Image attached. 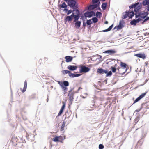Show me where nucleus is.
I'll use <instances>...</instances> for the list:
<instances>
[{
    "label": "nucleus",
    "mask_w": 149,
    "mask_h": 149,
    "mask_svg": "<svg viewBox=\"0 0 149 149\" xmlns=\"http://www.w3.org/2000/svg\"><path fill=\"white\" fill-rule=\"evenodd\" d=\"M148 14V12L142 11L136 13L135 14V15L136 18H138V19H140L141 21L146 17Z\"/></svg>",
    "instance_id": "nucleus-1"
},
{
    "label": "nucleus",
    "mask_w": 149,
    "mask_h": 149,
    "mask_svg": "<svg viewBox=\"0 0 149 149\" xmlns=\"http://www.w3.org/2000/svg\"><path fill=\"white\" fill-rule=\"evenodd\" d=\"M134 15V13L132 11L126 12L125 15L122 17V18L123 19H125L128 17H129V18H132Z\"/></svg>",
    "instance_id": "nucleus-2"
},
{
    "label": "nucleus",
    "mask_w": 149,
    "mask_h": 149,
    "mask_svg": "<svg viewBox=\"0 0 149 149\" xmlns=\"http://www.w3.org/2000/svg\"><path fill=\"white\" fill-rule=\"evenodd\" d=\"M80 69L79 72L80 73H86L89 72L90 70V68L85 66H81L79 67Z\"/></svg>",
    "instance_id": "nucleus-3"
},
{
    "label": "nucleus",
    "mask_w": 149,
    "mask_h": 149,
    "mask_svg": "<svg viewBox=\"0 0 149 149\" xmlns=\"http://www.w3.org/2000/svg\"><path fill=\"white\" fill-rule=\"evenodd\" d=\"M95 15V13L93 11H87L84 14V16L86 18V17H91Z\"/></svg>",
    "instance_id": "nucleus-4"
},
{
    "label": "nucleus",
    "mask_w": 149,
    "mask_h": 149,
    "mask_svg": "<svg viewBox=\"0 0 149 149\" xmlns=\"http://www.w3.org/2000/svg\"><path fill=\"white\" fill-rule=\"evenodd\" d=\"M67 2L68 5L71 7H75L76 8H77V5H76V2L75 1H65Z\"/></svg>",
    "instance_id": "nucleus-5"
},
{
    "label": "nucleus",
    "mask_w": 149,
    "mask_h": 149,
    "mask_svg": "<svg viewBox=\"0 0 149 149\" xmlns=\"http://www.w3.org/2000/svg\"><path fill=\"white\" fill-rule=\"evenodd\" d=\"M111 68L112 72L114 73L116 72V70H118V72L120 74H123L126 72V70L125 72L120 71V69L121 68H120V67H118L117 69H116L115 67L112 66L111 67Z\"/></svg>",
    "instance_id": "nucleus-6"
},
{
    "label": "nucleus",
    "mask_w": 149,
    "mask_h": 149,
    "mask_svg": "<svg viewBox=\"0 0 149 149\" xmlns=\"http://www.w3.org/2000/svg\"><path fill=\"white\" fill-rule=\"evenodd\" d=\"M72 90H70L69 91L68 96L69 97V100L70 101H72L73 99L74 93L72 92Z\"/></svg>",
    "instance_id": "nucleus-7"
},
{
    "label": "nucleus",
    "mask_w": 149,
    "mask_h": 149,
    "mask_svg": "<svg viewBox=\"0 0 149 149\" xmlns=\"http://www.w3.org/2000/svg\"><path fill=\"white\" fill-rule=\"evenodd\" d=\"M120 66L121 67H120V68H121L120 69V71H121L122 69H124V70L125 71L124 72H125V70L126 71V70L127 67V65H126L125 63H123L122 62H121Z\"/></svg>",
    "instance_id": "nucleus-8"
},
{
    "label": "nucleus",
    "mask_w": 149,
    "mask_h": 149,
    "mask_svg": "<svg viewBox=\"0 0 149 149\" xmlns=\"http://www.w3.org/2000/svg\"><path fill=\"white\" fill-rule=\"evenodd\" d=\"M17 141L18 139L17 137L13 136L11 138L10 141L12 143V145L14 146H15L17 144Z\"/></svg>",
    "instance_id": "nucleus-9"
},
{
    "label": "nucleus",
    "mask_w": 149,
    "mask_h": 149,
    "mask_svg": "<svg viewBox=\"0 0 149 149\" xmlns=\"http://www.w3.org/2000/svg\"><path fill=\"white\" fill-rule=\"evenodd\" d=\"M63 104L62 105L61 108V109L60 110V111L59 113H58L57 116H56V118H57V117H58L59 116H60V115H61V114L62 113L64 109L65 108V105H66L65 103L63 102Z\"/></svg>",
    "instance_id": "nucleus-10"
},
{
    "label": "nucleus",
    "mask_w": 149,
    "mask_h": 149,
    "mask_svg": "<svg viewBox=\"0 0 149 149\" xmlns=\"http://www.w3.org/2000/svg\"><path fill=\"white\" fill-rule=\"evenodd\" d=\"M135 4L136 5L135 6L134 11L135 12H137L141 8V6L139 3H135Z\"/></svg>",
    "instance_id": "nucleus-11"
},
{
    "label": "nucleus",
    "mask_w": 149,
    "mask_h": 149,
    "mask_svg": "<svg viewBox=\"0 0 149 149\" xmlns=\"http://www.w3.org/2000/svg\"><path fill=\"white\" fill-rule=\"evenodd\" d=\"M134 56L143 59L146 58V56L144 54L139 53L135 54Z\"/></svg>",
    "instance_id": "nucleus-12"
},
{
    "label": "nucleus",
    "mask_w": 149,
    "mask_h": 149,
    "mask_svg": "<svg viewBox=\"0 0 149 149\" xmlns=\"http://www.w3.org/2000/svg\"><path fill=\"white\" fill-rule=\"evenodd\" d=\"M97 6L98 5L97 4L90 5L88 6V9L89 10H91L97 8Z\"/></svg>",
    "instance_id": "nucleus-13"
},
{
    "label": "nucleus",
    "mask_w": 149,
    "mask_h": 149,
    "mask_svg": "<svg viewBox=\"0 0 149 149\" xmlns=\"http://www.w3.org/2000/svg\"><path fill=\"white\" fill-rule=\"evenodd\" d=\"M73 14H72L70 16H67L64 20L65 21H71L72 20L73 17Z\"/></svg>",
    "instance_id": "nucleus-14"
},
{
    "label": "nucleus",
    "mask_w": 149,
    "mask_h": 149,
    "mask_svg": "<svg viewBox=\"0 0 149 149\" xmlns=\"http://www.w3.org/2000/svg\"><path fill=\"white\" fill-rule=\"evenodd\" d=\"M81 75V74H74L72 73L71 72V71H70V73L69 74V76L70 77H77L79 76H80Z\"/></svg>",
    "instance_id": "nucleus-15"
},
{
    "label": "nucleus",
    "mask_w": 149,
    "mask_h": 149,
    "mask_svg": "<svg viewBox=\"0 0 149 149\" xmlns=\"http://www.w3.org/2000/svg\"><path fill=\"white\" fill-rule=\"evenodd\" d=\"M67 68L70 70L74 71L77 69V66L74 65H69L67 67Z\"/></svg>",
    "instance_id": "nucleus-16"
},
{
    "label": "nucleus",
    "mask_w": 149,
    "mask_h": 149,
    "mask_svg": "<svg viewBox=\"0 0 149 149\" xmlns=\"http://www.w3.org/2000/svg\"><path fill=\"white\" fill-rule=\"evenodd\" d=\"M116 53V51L114 50H110L104 51L103 52V53L109 54H113Z\"/></svg>",
    "instance_id": "nucleus-17"
},
{
    "label": "nucleus",
    "mask_w": 149,
    "mask_h": 149,
    "mask_svg": "<svg viewBox=\"0 0 149 149\" xmlns=\"http://www.w3.org/2000/svg\"><path fill=\"white\" fill-rule=\"evenodd\" d=\"M140 21H141V20L140 19H138L136 20L134 19L130 22V24L132 25H136L137 23H138Z\"/></svg>",
    "instance_id": "nucleus-18"
},
{
    "label": "nucleus",
    "mask_w": 149,
    "mask_h": 149,
    "mask_svg": "<svg viewBox=\"0 0 149 149\" xmlns=\"http://www.w3.org/2000/svg\"><path fill=\"white\" fill-rule=\"evenodd\" d=\"M143 4L144 6L147 5V10L149 11V1H143Z\"/></svg>",
    "instance_id": "nucleus-19"
},
{
    "label": "nucleus",
    "mask_w": 149,
    "mask_h": 149,
    "mask_svg": "<svg viewBox=\"0 0 149 149\" xmlns=\"http://www.w3.org/2000/svg\"><path fill=\"white\" fill-rule=\"evenodd\" d=\"M60 86L61 87L63 91L64 92V94H66L68 91V88L66 86H63V85H62V84H60Z\"/></svg>",
    "instance_id": "nucleus-20"
},
{
    "label": "nucleus",
    "mask_w": 149,
    "mask_h": 149,
    "mask_svg": "<svg viewBox=\"0 0 149 149\" xmlns=\"http://www.w3.org/2000/svg\"><path fill=\"white\" fill-rule=\"evenodd\" d=\"M65 58L66 59V61L67 62H71L73 59V57L70 56H66L65 57Z\"/></svg>",
    "instance_id": "nucleus-21"
},
{
    "label": "nucleus",
    "mask_w": 149,
    "mask_h": 149,
    "mask_svg": "<svg viewBox=\"0 0 149 149\" xmlns=\"http://www.w3.org/2000/svg\"><path fill=\"white\" fill-rule=\"evenodd\" d=\"M58 84L60 85L61 84L63 85V86H69V84L68 82L67 81H64L63 82H59Z\"/></svg>",
    "instance_id": "nucleus-22"
},
{
    "label": "nucleus",
    "mask_w": 149,
    "mask_h": 149,
    "mask_svg": "<svg viewBox=\"0 0 149 149\" xmlns=\"http://www.w3.org/2000/svg\"><path fill=\"white\" fill-rule=\"evenodd\" d=\"M58 138H59V142L61 143H63V140L65 139L66 138V136H65L64 135L63 137V136H58Z\"/></svg>",
    "instance_id": "nucleus-23"
},
{
    "label": "nucleus",
    "mask_w": 149,
    "mask_h": 149,
    "mask_svg": "<svg viewBox=\"0 0 149 149\" xmlns=\"http://www.w3.org/2000/svg\"><path fill=\"white\" fill-rule=\"evenodd\" d=\"M73 16L74 15H79L80 13L79 10L78 9L75 10L73 11L72 13Z\"/></svg>",
    "instance_id": "nucleus-24"
},
{
    "label": "nucleus",
    "mask_w": 149,
    "mask_h": 149,
    "mask_svg": "<svg viewBox=\"0 0 149 149\" xmlns=\"http://www.w3.org/2000/svg\"><path fill=\"white\" fill-rule=\"evenodd\" d=\"M81 22L80 21H78L76 22L75 24V27L76 28H79L80 26Z\"/></svg>",
    "instance_id": "nucleus-25"
},
{
    "label": "nucleus",
    "mask_w": 149,
    "mask_h": 149,
    "mask_svg": "<svg viewBox=\"0 0 149 149\" xmlns=\"http://www.w3.org/2000/svg\"><path fill=\"white\" fill-rule=\"evenodd\" d=\"M27 82L26 81H25L24 82V88L22 90V92H24L26 90L27 87Z\"/></svg>",
    "instance_id": "nucleus-26"
},
{
    "label": "nucleus",
    "mask_w": 149,
    "mask_h": 149,
    "mask_svg": "<svg viewBox=\"0 0 149 149\" xmlns=\"http://www.w3.org/2000/svg\"><path fill=\"white\" fill-rule=\"evenodd\" d=\"M113 27V24H112L110 26L108 29H106L103 30L102 31L103 32L109 31Z\"/></svg>",
    "instance_id": "nucleus-27"
},
{
    "label": "nucleus",
    "mask_w": 149,
    "mask_h": 149,
    "mask_svg": "<svg viewBox=\"0 0 149 149\" xmlns=\"http://www.w3.org/2000/svg\"><path fill=\"white\" fill-rule=\"evenodd\" d=\"M65 124H66V122L65 121H63V122L62 125V126L61 127V129H60L61 131H63L64 130V128L65 127Z\"/></svg>",
    "instance_id": "nucleus-28"
},
{
    "label": "nucleus",
    "mask_w": 149,
    "mask_h": 149,
    "mask_svg": "<svg viewBox=\"0 0 149 149\" xmlns=\"http://www.w3.org/2000/svg\"><path fill=\"white\" fill-rule=\"evenodd\" d=\"M118 27L119 29H121L123 27V25L122 24L121 21H120L119 24L118 26Z\"/></svg>",
    "instance_id": "nucleus-29"
},
{
    "label": "nucleus",
    "mask_w": 149,
    "mask_h": 149,
    "mask_svg": "<svg viewBox=\"0 0 149 149\" xmlns=\"http://www.w3.org/2000/svg\"><path fill=\"white\" fill-rule=\"evenodd\" d=\"M147 93V92H146L144 93H142L138 97L140 99H141L143 97L145 96V95H146Z\"/></svg>",
    "instance_id": "nucleus-30"
},
{
    "label": "nucleus",
    "mask_w": 149,
    "mask_h": 149,
    "mask_svg": "<svg viewBox=\"0 0 149 149\" xmlns=\"http://www.w3.org/2000/svg\"><path fill=\"white\" fill-rule=\"evenodd\" d=\"M53 141L55 142H59L58 136H55V137L53 139Z\"/></svg>",
    "instance_id": "nucleus-31"
},
{
    "label": "nucleus",
    "mask_w": 149,
    "mask_h": 149,
    "mask_svg": "<svg viewBox=\"0 0 149 149\" xmlns=\"http://www.w3.org/2000/svg\"><path fill=\"white\" fill-rule=\"evenodd\" d=\"M95 15L97 17L100 18L102 16V13L100 12H97L96 13Z\"/></svg>",
    "instance_id": "nucleus-32"
},
{
    "label": "nucleus",
    "mask_w": 149,
    "mask_h": 149,
    "mask_svg": "<svg viewBox=\"0 0 149 149\" xmlns=\"http://www.w3.org/2000/svg\"><path fill=\"white\" fill-rule=\"evenodd\" d=\"M107 6V3H102V9L103 10H104L106 9V7Z\"/></svg>",
    "instance_id": "nucleus-33"
},
{
    "label": "nucleus",
    "mask_w": 149,
    "mask_h": 149,
    "mask_svg": "<svg viewBox=\"0 0 149 149\" xmlns=\"http://www.w3.org/2000/svg\"><path fill=\"white\" fill-rule=\"evenodd\" d=\"M73 17L74 19V22H76L78 20L80 17L79 15H74Z\"/></svg>",
    "instance_id": "nucleus-34"
},
{
    "label": "nucleus",
    "mask_w": 149,
    "mask_h": 149,
    "mask_svg": "<svg viewBox=\"0 0 149 149\" xmlns=\"http://www.w3.org/2000/svg\"><path fill=\"white\" fill-rule=\"evenodd\" d=\"M70 71L67 70H63L62 71V73L63 74H69L70 73Z\"/></svg>",
    "instance_id": "nucleus-35"
},
{
    "label": "nucleus",
    "mask_w": 149,
    "mask_h": 149,
    "mask_svg": "<svg viewBox=\"0 0 149 149\" xmlns=\"http://www.w3.org/2000/svg\"><path fill=\"white\" fill-rule=\"evenodd\" d=\"M86 23L88 25H90L92 24V22L91 19L87 20Z\"/></svg>",
    "instance_id": "nucleus-36"
},
{
    "label": "nucleus",
    "mask_w": 149,
    "mask_h": 149,
    "mask_svg": "<svg viewBox=\"0 0 149 149\" xmlns=\"http://www.w3.org/2000/svg\"><path fill=\"white\" fill-rule=\"evenodd\" d=\"M103 69L99 68L97 70V72L100 74H103Z\"/></svg>",
    "instance_id": "nucleus-37"
},
{
    "label": "nucleus",
    "mask_w": 149,
    "mask_h": 149,
    "mask_svg": "<svg viewBox=\"0 0 149 149\" xmlns=\"http://www.w3.org/2000/svg\"><path fill=\"white\" fill-rule=\"evenodd\" d=\"M93 22L94 23H96L98 21V19L96 17H93L92 19Z\"/></svg>",
    "instance_id": "nucleus-38"
},
{
    "label": "nucleus",
    "mask_w": 149,
    "mask_h": 149,
    "mask_svg": "<svg viewBox=\"0 0 149 149\" xmlns=\"http://www.w3.org/2000/svg\"><path fill=\"white\" fill-rule=\"evenodd\" d=\"M67 6V5L65 3H63L62 5H61V8H65Z\"/></svg>",
    "instance_id": "nucleus-39"
},
{
    "label": "nucleus",
    "mask_w": 149,
    "mask_h": 149,
    "mask_svg": "<svg viewBox=\"0 0 149 149\" xmlns=\"http://www.w3.org/2000/svg\"><path fill=\"white\" fill-rule=\"evenodd\" d=\"M112 74V73L111 71H109L108 72H107V74H106V77L111 76Z\"/></svg>",
    "instance_id": "nucleus-40"
},
{
    "label": "nucleus",
    "mask_w": 149,
    "mask_h": 149,
    "mask_svg": "<svg viewBox=\"0 0 149 149\" xmlns=\"http://www.w3.org/2000/svg\"><path fill=\"white\" fill-rule=\"evenodd\" d=\"M149 20V17H146L142 22V24H143L145 22Z\"/></svg>",
    "instance_id": "nucleus-41"
},
{
    "label": "nucleus",
    "mask_w": 149,
    "mask_h": 149,
    "mask_svg": "<svg viewBox=\"0 0 149 149\" xmlns=\"http://www.w3.org/2000/svg\"><path fill=\"white\" fill-rule=\"evenodd\" d=\"M104 148V146L102 144H100L99 146V149H103Z\"/></svg>",
    "instance_id": "nucleus-42"
},
{
    "label": "nucleus",
    "mask_w": 149,
    "mask_h": 149,
    "mask_svg": "<svg viewBox=\"0 0 149 149\" xmlns=\"http://www.w3.org/2000/svg\"><path fill=\"white\" fill-rule=\"evenodd\" d=\"M135 4H132L131 6H129V8L130 9H131V8H134V7H135Z\"/></svg>",
    "instance_id": "nucleus-43"
},
{
    "label": "nucleus",
    "mask_w": 149,
    "mask_h": 149,
    "mask_svg": "<svg viewBox=\"0 0 149 149\" xmlns=\"http://www.w3.org/2000/svg\"><path fill=\"white\" fill-rule=\"evenodd\" d=\"M140 99L139 98V97H138L134 101V103H135L137 102H138L139 100H140Z\"/></svg>",
    "instance_id": "nucleus-44"
},
{
    "label": "nucleus",
    "mask_w": 149,
    "mask_h": 149,
    "mask_svg": "<svg viewBox=\"0 0 149 149\" xmlns=\"http://www.w3.org/2000/svg\"><path fill=\"white\" fill-rule=\"evenodd\" d=\"M72 12V11L71 10H68V11L67 12V15H69V14H70Z\"/></svg>",
    "instance_id": "nucleus-45"
},
{
    "label": "nucleus",
    "mask_w": 149,
    "mask_h": 149,
    "mask_svg": "<svg viewBox=\"0 0 149 149\" xmlns=\"http://www.w3.org/2000/svg\"><path fill=\"white\" fill-rule=\"evenodd\" d=\"M108 71L107 70L103 69V74L105 73L107 74Z\"/></svg>",
    "instance_id": "nucleus-46"
},
{
    "label": "nucleus",
    "mask_w": 149,
    "mask_h": 149,
    "mask_svg": "<svg viewBox=\"0 0 149 149\" xmlns=\"http://www.w3.org/2000/svg\"><path fill=\"white\" fill-rule=\"evenodd\" d=\"M99 1H92L93 3H98Z\"/></svg>",
    "instance_id": "nucleus-47"
},
{
    "label": "nucleus",
    "mask_w": 149,
    "mask_h": 149,
    "mask_svg": "<svg viewBox=\"0 0 149 149\" xmlns=\"http://www.w3.org/2000/svg\"><path fill=\"white\" fill-rule=\"evenodd\" d=\"M116 29V30H118L119 29H118V26H116L113 29Z\"/></svg>",
    "instance_id": "nucleus-48"
},
{
    "label": "nucleus",
    "mask_w": 149,
    "mask_h": 149,
    "mask_svg": "<svg viewBox=\"0 0 149 149\" xmlns=\"http://www.w3.org/2000/svg\"><path fill=\"white\" fill-rule=\"evenodd\" d=\"M31 98H34L35 97V95L34 94H33L31 96Z\"/></svg>",
    "instance_id": "nucleus-49"
},
{
    "label": "nucleus",
    "mask_w": 149,
    "mask_h": 149,
    "mask_svg": "<svg viewBox=\"0 0 149 149\" xmlns=\"http://www.w3.org/2000/svg\"><path fill=\"white\" fill-rule=\"evenodd\" d=\"M68 9H66V8H65L63 10V11H65V12H67V11H68Z\"/></svg>",
    "instance_id": "nucleus-50"
},
{
    "label": "nucleus",
    "mask_w": 149,
    "mask_h": 149,
    "mask_svg": "<svg viewBox=\"0 0 149 149\" xmlns=\"http://www.w3.org/2000/svg\"><path fill=\"white\" fill-rule=\"evenodd\" d=\"M105 24H107L108 23V22L107 21H106L105 22Z\"/></svg>",
    "instance_id": "nucleus-51"
},
{
    "label": "nucleus",
    "mask_w": 149,
    "mask_h": 149,
    "mask_svg": "<svg viewBox=\"0 0 149 149\" xmlns=\"http://www.w3.org/2000/svg\"><path fill=\"white\" fill-rule=\"evenodd\" d=\"M80 89H82V88H81L80 87L79 88L78 90H79Z\"/></svg>",
    "instance_id": "nucleus-52"
},
{
    "label": "nucleus",
    "mask_w": 149,
    "mask_h": 149,
    "mask_svg": "<svg viewBox=\"0 0 149 149\" xmlns=\"http://www.w3.org/2000/svg\"><path fill=\"white\" fill-rule=\"evenodd\" d=\"M83 26H85V24H84V23H83Z\"/></svg>",
    "instance_id": "nucleus-53"
}]
</instances>
